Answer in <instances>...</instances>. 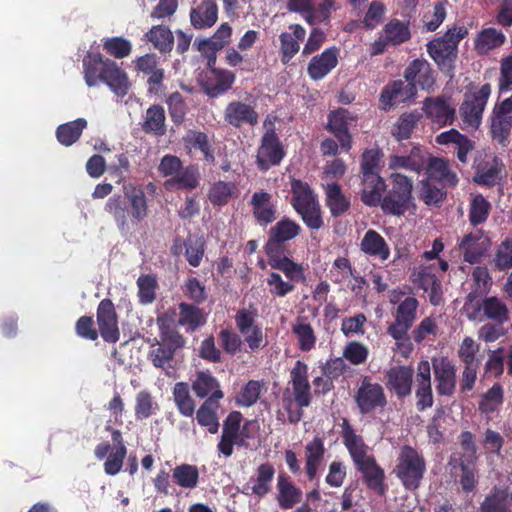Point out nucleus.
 Segmentation results:
<instances>
[{
	"instance_id": "nucleus-62",
	"label": "nucleus",
	"mask_w": 512,
	"mask_h": 512,
	"mask_svg": "<svg viewBox=\"0 0 512 512\" xmlns=\"http://www.w3.org/2000/svg\"><path fill=\"white\" fill-rule=\"evenodd\" d=\"M138 296L142 304H150L155 300L156 279L152 276H141L137 280Z\"/></svg>"
},
{
	"instance_id": "nucleus-7",
	"label": "nucleus",
	"mask_w": 512,
	"mask_h": 512,
	"mask_svg": "<svg viewBox=\"0 0 512 512\" xmlns=\"http://www.w3.org/2000/svg\"><path fill=\"white\" fill-rule=\"evenodd\" d=\"M419 302L414 297H406L394 312V322L387 328L388 334L396 341L408 339V331L416 320Z\"/></svg>"
},
{
	"instance_id": "nucleus-26",
	"label": "nucleus",
	"mask_w": 512,
	"mask_h": 512,
	"mask_svg": "<svg viewBox=\"0 0 512 512\" xmlns=\"http://www.w3.org/2000/svg\"><path fill=\"white\" fill-rule=\"evenodd\" d=\"M225 120L234 127L243 124L255 125L258 122V115L254 108L241 101L230 102L224 111Z\"/></svg>"
},
{
	"instance_id": "nucleus-42",
	"label": "nucleus",
	"mask_w": 512,
	"mask_h": 512,
	"mask_svg": "<svg viewBox=\"0 0 512 512\" xmlns=\"http://www.w3.org/2000/svg\"><path fill=\"white\" fill-rule=\"evenodd\" d=\"M386 42L390 43L391 46H397L404 42H407L411 33L408 24L398 19L390 20L383 28L382 32Z\"/></svg>"
},
{
	"instance_id": "nucleus-37",
	"label": "nucleus",
	"mask_w": 512,
	"mask_h": 512,
	"mask_svg": "<svg viewBox=\"0 0 512 512\" xmlns=\"http://www.w3.org/2000/svg\"><path fill=\"white\" fill-rule=\"evenodd\" d=\"M356 467L363 474L364 480L370 489L379 494L384 493V471L377 465L374 457L366 459Z\"/></svg>"
},
{
	"instance_id": "nucleus-2",
	"label": "nucleus",
	"mask_w": 512,
	"mask_h": 512,
	"mask_svg": "<svg viewBox=\"0 0 512 512\" xmlns=\"http://www.w3.org/2000/svg\"><path fill=\"white\" fill-rule=\"evenodd\" d=\"M468 34L466 27L454 26L442 37L427 43V52L437 65L447 71L454 68L460 41Z\"/></svg>"
},
{
	"instance_id": "nucleus-47",
	"label": "nucleus",
	"mask_w": 512,
	"mask_h": 512,
	"mask_svg": "<svg viewBox=\"0 0 512 512\" xmlns=\"http://www.w3.org/2000/svg\"><path fill=\"white\" fill-rule=\"evenodd\" d=\"M508 509V493L501 488H493L480 506L481 512H506Z\"/></svg>"
},
{
	"instance_id": "nucleus-21",
	"label": "nucleus",
	"mask_w": 512,
	"mask_h": 512,
	"mask_svg": "<svg viewBox=\"0 0 512 512\" xmlns=\"http://www.w3.org/2000/svg\"><path fill=\"white\" fill-rule=\"evenodd\" d=\"M342 437L344 445L349 451L355 466L370 459L373 456L368 454V446L364 443L363 438L356 434L355 430L351 427L347 419H343L342 423Z\"/></svg>"
},
{
	"instance_id": "nucleus-54",
	"label": "nucleus",
	"mask_w": 512,
	"mask_h": 512,
	"mask_svg": "<svg viewBox=\"0 0 512 512\" xmlns=\"http://www.w3.org/2000/svg\"><path fill=\"white\" fill-rule=\"evenodd\" d=\"M180 325H188L192 330L204 324L205 318L202 311L193 305L180 303L179 320Z\"/></svg>"
},
{
	"instance_id": "nucleus-19",
	"label": "nucleus",
	"mask_w": 512,
	"mask_h": 512,
	"mask_svg": "<svg viewBox=\"0 0 512 512\" xmlns=\"http://www.w3.org/2000/svg\"><path fill=\"white\" fill-rule=\"evenodd\" d=\"M426 161L424 171L429 179L450 187L457 185L458 176L456 172L451 169V165L446 159L434 157L428 153Z\"/></svg>"
},
{
	"instance_id": "nucleus-13",
	"label": "nucleus",
	"mask_w": 512,
	"mask_h": 512,
	"mask_svg": "<svg viewBox=\"0 0 512 512\" xmlns=\"http://www.w3.org/2000/svg\"><path fill=\"white\" fill-rule=\"evenodd\" d=\"M97 324L99 332L106 342L114 343L119 339L117 314L110 299H104L98 305Z\"/></svg>"
},
{
	"instance_id": "nucleus-50",
	"label": "nucleus",
	"mask_w": 512,
	"mask_h": 512,
	"mask_svg": "<svg viewBox=\"0 0 512 512\" xmlns=\"http://www.w3.org/2000/svg\"><path fill=\"white\" fill-rule=\"evenodd\" d=\"M326 201L331 213L334 216L341 215L349 207V201L341 192L340 186L336 183L328 184L326 187Z\"/></svg>"
},
{
	"instance_id": "nucleus-23",
	"label": "nucleus",
	"mask_w": 512,
	"mask_h": 512,
	"mask_svg": "<svg viewBox=\"0 0 512 512\" xmlns=\"http://www.w3.org/2000/svg\"><path fill=\"white\" fill-rule=\"evenodd\" d=\"M428 152L420 147H414L408 155H392L389 157V168L392 170L405 169L420 174L424 171Z\"/></svg>"
},
{
	"instance_id": "nucleus-64",
	"label": "nucleus",
	"mask_w": 512,
	"mask_h": 512,
	"mask_svg": "<svg viewBox=\"0 0 512 512\" xmlns=\"http://www.w3.org/2000/svg\"><path fill=\"white\" fill-rule=\"evenodd\" d=\"M503 401V390L499 384L493 385L484 395L480 403L483 412H493Z\"/></svg>"
},
{
	"instance_id": "nucleus-4",
	"label": "nucleus",
	"mask_w": 512,
	"mask_h": 512,
	"mask_svg": "<svg viewBox=\"0 0 512 512\" xmlns=\"http://www.w3.org/2000/svg\"><path fill=\"white\" fill-rule=\"evenodd\" d=\"M380 153L367 150L362 155V200L365 204L375 206L380 202L385 183L378 173Z\"/></svg>"
},
{
	"instance_id": "nucleus-45",
	"label": "nucleus",
	"mask_w": 512,
	"mask_h": 512,
	"mask_svg": "<svg viewBox=\"0 0 512 512\" xmlns=\"http://www.w3.org/2000/svg\"><path fill=\"white\" fill-rule=\"evenodd\" d=\"M86 126L87 122L83 118L62 124L57 128V139L61 144L70 146L79 139Z\"/></svg>"
},
{
	"instance_id": "nucleus-56",
	"label": "nucleus",
	"mask_w": 512,
	"mask_h": 512,
	"mask_svg": "<svg viewBox=\"0 0 512 512\" xmlns=\"http://www.w3.org/2000/svg\"><path fill=\"white\" fill-rule=\"evenodd\" d=\"M213 405L214 401L206 400L197 411L196 418L201 426L206 427L210 433L215 434L218 431L219 422Z\"/></svg>"
},
{
	"instance_id": "nucleus-17",
	"label": "nucleus",
	"mask_w": 512,
	"mask_h": 512,
	"mask_svg": "<svg viewBox=\"0 0 512 512\" xmlns=\"http://www.w3.org/2000/svg\"><path fill=\"white\" fill-rule=\"evenodd\" d=\"M414 370L410 366H395L386 372V385L397 397L404 398L411 394Z\"/></svg>"
},
{
	"instance_id": "nucleus-32",
	"label": "nucleus",
	"mask_w": 512,
	"mask_h": 512,
	"mask_svg": "<svg viewBox=\"0 0 512 512\" xmlns=\"http://www.w3.org/2000/svg\"><path fill=\"white\" fill-rule=\"evenodd\" d=\"M502 169V162L496 156H489L484 162L477 164L473 180L481 185L493 186L500 179Z\"/></svg>"
},
{
	"instance_id": "nucleus-16",
	"label": "nucleus",
	"mask_w": 512,
	"mask_h": 512,
	"mask_svg": "<svg viewBox=\"0 0 512 512\" xmlns=\"http://www.w3.org/2000/svg\"><path fill=\"white\" fill-rule=\"evenodd\" d=\"M417 408L423 411L433 406V393L431 386V365L427 360L418 363L416 373V391Z\"/></svg>"
},
{
	"instance_id": "nucleus-39",
	"label": "nucleus",
	"mask_w": 512,
	"mask_h": 512,
	"mask_svg": "<svg viewBox=\"0 0 512 512\" xmlns=\"http://www.w3.org/2000/svg\"><path fill=\"white\" fill-rule=\"evenodd\" d=\"M118 96L127 94L130 83L128 76L114 61L108 64L106 74L102 80Z\"/></svg>"
},
{
	"instance_id": "nucleus-30",
	"label": "nucleus",
	"mask_w": 512,
	"mask_h": 512,
	"mask_svg": "<svg viewBox=\"0 0 512 512\" xmlns=\"http://www.w3.org/2000/svg\"><path fill=\"white\" fill-rule=\"evenodd\" d=\"M325 452L324 440L319 436H315L305 445V470L310 480L316 477Z\"/></svg>"
},
{
	"instance_id": "nucleus-44",
	"label": "nucleus",
	"mask_w": 512,
	"mask_h": 512,
	"mask_svg": "<svg viewBox=\"0 0 512 512\" xmlns=\"http://www.w3.org/2000/svg\"><path fill=\"white\" fill-rule=\"evenodd\" d=\"M274 474L275 469L271 464H261L256 470L254 484L251 487L252 494L258 497L265 496L271 489Z\"/></svg>"
},
{
	"instance_id": "nucleus-51",
	"label": "nucleus",
	"mask_w": 512,
	"mask_h": 512,
	"mask_svg": "<svg viewBox=\"0 0 512 512\" xmlns=\"http://www.w3.org/2000/svg\"><path fill=\"white\" fill-rule=\"evenodd\" d=\"M174 401L184 416L190 417L195 411V404L189 394V389L186 383H176L173 390Z\"/></svg>"
},
{
	"instance_id": "nucleus-57",
	"label": "nucleus",
	"mask_w": 512,
	"mask_h": 512,
	"mask_svg": "<svg viewBox=\"0 0 512 512\" xmlns=\"http://www.w3.org/2000/svg\"><path fill=\"white\" fill-rule=\"evenodd\" d=\"M419 119L418 113L403 114L395 124L393 136L398 140L408 139Z\"/></svg>"
},
{
	"instance_id": "nucleus-25",
	"label": "nucleus",
	"mask_w": 512,
	"mask_h": 512,
	"mask_svg": "<svg viewBox=\"0 0 512 512\" xmlns=\"http://www.w3.org/2000/svg\"><path fill=\"white\" fill-rule=\"evenodd\" d=\"M235 81V74L228 70L211 69L205 81L203 88L209 97H217L228 91Z\"/></svg>"
},
{
	"instance_id": "nucleus-36",
	"label": "nucleus",
	"mask_w": 512,
	"mask_h": 512,
	"mask_svg": "<svg viewBox=\"0 0 512 512\" xmlns=\"http://www.w3.org/2000/svg\"><path fill=\"white\" fill-rule=\"evenodd\" d=\"M192 389L200 398H205L210 395L208 400L214 402L223 397L217 380L210 373L199 372L196 380L192 384Z\"/></svg>"
},
{
	"instance_id": "nucleus-29",
	"label": "nucleus",
	"mask_w": 512,
	"mask_h": 512,
	"mask_svg": "<svg viewBox=\"0 0 512 512\" xmlns=\"http://www.w3.org/2000/svg\"><path fill=\"white\" fill-rule=\"evenodd\" d=\"M277 491L276 500L283 509H290L302 500V491L285 473H280L277 477Z\"/></svg>"
},
{
	"instance_id": "nucleus-27",
	"label": "nucleus",
	"mask_w": 512,
	"mask_h": 512,
	"mask_svg": "<svg viewBox=\"0 0 512 512\" xmlns=\"http://www.w3.org/2000/svg\"><path fill=\"white\" fill-rule=\"evenodd\" d=\"M354 118L346 109H339L329 116L328 128L335 135L344 149L351 147V136L348 132L349 126Z\"/></svg>"
},
{
	"instance_id": "nucleus-9",
	"label": "nucleus",
	"mask_w": 512,
	"mask_h": 512,
	"mask_svg": "<svg viewBox=\"0 0 512 512\" xmlns=\"http://www.w3.org/2000/svg\"><path fill=\"white\" fill-rule=\"evenodd\" d=\"M356 404L362 414H368L376 408H384L387 399L383 387L364 377L355 394Z\"/></svg>"
},
{
	"instance_id": "nucleus-38",
	"label": "nucleus",
	"mask_w": 512,
	"mask_h": 512,
	"mask_svg": "<svg viewBox=\"0 0 512 512\" xmlns=\"http://www.w3.org/2000/svg\"><path fill=\"white\" fill-rule=\"evenodd\" d=\"M269 265L282 271L291 281H300L304 279V270L300 264L295 263L286 256H281L280 251L267 253Z\"/></svg>"
},
{
	"instance_id": "nucleus-15",
	"label": "nucleus",
	"mask_w": 512,
	"mask_h": 512,
	"mask_svg": "<svg viewBox=\"0 0 512 512\" xmlns=\"http://www.w3.org/2000/svg\"><path fill=\"white\" fill-rule=\"evenodd\" d=\"M190 24L197 30L211 28L218 20L216 0H195L189 13Z\"/></svg>"
},
{
	"instance_id": "nucleus-10",
	"label": "nucleus",
	"mask_w": 512,
	"mask_h": 512,
	"mask_svg": "<svg viewBox=\"0 0 512 512\" xmlns=\"http://www.w3.org/2000/svg\"><path fill=\"white\" fill-rule=\"evenodd\" d=\"M436 390L441 396H452L456 388V368L447 357L431 359Z\"/></svg>"
},
{
	"instance_id": "nucleus-55",
	"label": "nucleus",
	"mask_w": 512,
	"mask_h": 512,
	"mask_svg": "<svg viewBox=\"0 0 512 512\" xmlns=\"http://www.w3.org/2000/svg\"><path fill=\"white\" fill-rule=\"evenodd\" d=\"M165 113L161 106H151L146 112V118L143 123L145 132H154L156 134H164Z\"/></svg>"
},
{
	"instance_id": "nucleus-41",
	"label": "nucleus",
	"mask_w": 512,
	"mask_h": 512,
	"mask_svg": "<svg viewBox=\"0 0 512 512\" xmlns=\"http://www.w3.org/2000/svg\"><path fill=\"white\" fill-rule=\"evenodd\" d=\"M145 37L153 47L162 53L170 52L173 48L174 36L172 31L163 25L153 26Z\"/></svg>"
},
{
	"instance_id": "nucleus-48",
	"label": "nucleus",
	"mask_w": 512,
	"mask_h": 512,
	"mask_svg": "<svg viewBox=\"0 0 512 512\" xmlns=\"http://www.w3.org/2000/svg\"><path fill=\"white\" fill-rule=\"evenodd\" d=\"M172 477L180 487L193 489L198 484L199 472L196 466L181 464L173 469Z\"/></svg>"
},
{
	"instance_id": "nucleus-40",
	"label": "nucleus",
	"mask_w": 512,
	"mask_h": 512,
	"mask_svg": "<svg viewBox=\"0 0 512 512\" xmlns=\"http://www.w3.org/2000/svg\"><path fill=\"white\" fill-rule=\"evenodd\" d=\"M416 281L426 292H429L430 302L433 305H439L442 298V288L437 277L427 267H421Z\"/></svg>"
},
{
	"instance_id": "nucleus-20",
	"label": "nucleus",
	"mask_w": 512,
	"mask_h": 512,
	"mask_svg": "<svg viewBox=\"0 0 512 512\" xmlns=\"http://www.w3.org/2000/svg\"><path fill=\"white\" fill-rule=\"evenodd\" d=\"M404 78L409 84L419 85L424 90L432 89L435 78L430 64L425 59L413 60L404 71Z\"/></svg>"
},
{
	"instance_id": "nucleus-35",
	"label": "nucleus",
	"mask_w": 512,
	"mask_h": 512,
	"mask_svg": "<svg viewBox=\"0 0 512 512\" xmlns=\"http://www.w3.org/2000/svg\"><path fill=\"white\" fill-rule=\"evenodd\" d=\"M250 203L253 206V215L260 224L267 225L275 219V209L269 193L255 192Z\"/></svg>"
},
{
	"instance_id": "nucleus-49",
	"label": "nucleus",
	"mask_w": 512,
	"mask_h": 512,
	"mask_svg": "<svg viewBox=\"0 0 512 512\" xmlns=\"http://www.w3.org/2000/svg\"><path fill=\"white\" fill-rule=\"evenodd\" d=\"M184 143L186 148L190 150H200L207 161H214V156L208 143V137L205 133L196 130H189L184 137Z\"/></svg>"
},
{
	"instance_id": "nucleus-3",
	"label": "nucleus",
	"mask_w": 512,
	"mask_h": 512,
	"mask_svg": "<svg viewBox=\"0 0 512 512\" xmlns=\"http://www.w3.org/2000/svg\"><path fill=\"white\" fill-rule=\"evenodd\" d=\"M184 344V338L177 331L162 329L161 341L149 351L148 359L155 367L161 368L167 376L175 377L174 356Z\"/></svg>"
},
{
	"instance_id": "nucleus-43",
	"label": "nucleus",
	"mask_w": 512,
	"mask_h": 512,
	"mask_svg": "<svg viewBox=\"0 0 512 512\" xmlns=\"http://www.w3.org/2000/svg\"><path fill=\"white\" fill-rule=\"evenodd\" d=\"M200 174L196 167L188 166L183 169L181 168V172L171 179H168L165 182V187L167 189L177 188V189H195L199 185Z\"/></svg>"
},
{
	"instance_id": "nucleus-8",
	"label": "nucleus",
	"mask_w": 512,
	"mask_h": 512,
	"mask_svg": "<svg viewBox=\"0 0 512 512\" xmlns=\"http://www.w3.org/2000/svg\"><path fill=\"white\" fill-rule=\"evenodd\" d=\"M490 93V85L485 84L477 92L465 95L459 113L466 125L474 129L479 127Z\"/></svg>"
},
{
	"instance_id": "nucleus-58",
	"label": "nucleus",
	"mask_w": 512,
	"mask_h": 512,
	"mask_svg": "<svg viewBox=\"0 0 512 512\" xmlns=\"http://www.w3.org/2000/svg\"><path fill=\"white\" fill-rule=\"evenodd\" d=\"M504 324L505 323L493 321L483 324L477 331L478 339L485 343H492L504 337L507 334Z\"/></svg>"
},
{
	"instance_id": "nucleus-11",
	"label": "nucleus",
	"mask_w": 512,
	"mask_h": 512,
	"mask_svg": "<svg viewBox=\"0 0 512 512\" xmlns=\"http://www.w3.org/2000/svg\"><path fill=\"white\" fill-rule=\"evenodd\" d=\"M426 117L438 126L450 125L455 118V107L450 97H427L422 107Z\"/></svg>"
},
{
	"instance_id": "nucleus-63",
	"label": "nucleus",
	"mask_w": 512,
	"mask_h": 512,
	"mask_svg": "<svg viewBox=\"0 0 512 512\" xmlns=\"http://www.w3.org/2000/svg\"><path fill=\"white\" fill-rule=\"evenodd\" d=\"M494 265L499 270H507L512 267V239H506L498 246Z\"/></svg>"
},
{
	"instance_id": "nucleus-6",
	"label": "nucleus",
	"mask_w": 512,
	"mask_h": 512,
	"mask_svg": "<svg viewBox=\"0 0 512 512\" xmlns=\"http://www.w3.org/2000/svg\"><path fill=\"white\" fill-rule=\"evenodd\" d=\"M292 205L301 215L304 223L311 229H319L323 225L320 206L311 189L300 180L292 181Z\"/></svg>"
},
{
	"instance_id": "nucleus-46",
	"label": "nucleus",
	"mask_w": 512,
	"mask_h": 512,
	"mask_svg": "<svg viewBox=\"0 0 512 512\" xmlns=\"http://www.w3.org/2000/svg\"><path fill=\"white\" fill-rule=\"evenodd\" d=\"M299 348L302 351H310L316 343V336L311 325L305 318H298L292 326Z\"/></svg>"
},
{
	"instance_id": "nucleus-28",
	"label": "nucleus",
	"mask_w": 512,
	"mask_h": 512,
	"mask_svg": "<svg viewBox=\"0 0 512 512\" xmlns=\"http://www.w3.org/2000/svg\"><path fill=\"white\" fill-rule=\"evenodd\" d=\"M338 63V49L329 48L311 59L307 72L313 80L324 78Z\"/></svg>"
},
{
	"instance_id": "nucleus-34",
	"label": "nucleus",
	"mask_w": 512,
	"mask_h": 512,
	"mask_svg": "<svg viewBox=\"0 0 512 512\" xmlns=\"http://www.w3.org/2000/svg\"><path fill=\"white\" fill-rule=\"evenodd\" d=\"M361 250L372 257L385 261L390 256V249L385 239L376 231L368 230L360 244Z\"/></svg>"
},
{
	"instance_id": "nucleus-5",
	"label": "nucleus",
	"mask_w": 512,
	"mask_h": 512,
	"mask_svg": "<svg viewBox=\"0 0 512 512\" xmlns=\"http://www.w3.org/2000/svg\"><path fill=\"white\" fill-rule=\"evenodd\" d=\"M396 465V474L405 488L415 490L426 470L424 458L410 446L402 447Z\"/></svg>"
},
{
	"instance_id": "nucleus-61",
	"label": "nucleus",
	"mask_w": 512,
	"mask_h": 512,
	"mask_svg": "<svg viewBox=\"0 0 512 512\" xmlns=\"http://www.w3.org/2000/svg\"><path fill=\"white\" fill-rule=\"evenodd\" d=\"M104 49L115 58H125L131 53V43L122 37L108 38L104 42Z\"/></svg>"
},
{
	"instance_id": "nucleus-12",
	"label": "nucleus",
	"mask_w": 512,
	"mask_h": 512,
	"mask_svg": "<svg viewBox=\"0 0 512 512\" xmlns=\"http://www.w3.org/2000/svg\"><path fill=\"white\" fill-rule=\"evenodd\" d=\"M284 155V150L274 130L270 129L266 131L257 152V164L259 168L265 171L271 166L278 165Z\"/></svg>"
},
{
	"instance_id": "nucleus-60",
	"label": "nucleus",
	"mask_w": 512,
	"mask_h": 512,
	"mask_svg": "<svg viewBox=\"0 0 512 512\" xmlns=\"http://www.w3.org/2000/svg\"><path fill=\"white\" fill-rule=\"evenodd\" d=\"M490 203L482 196L477 195L473 198L470 206V221L477 225L484 222L489 214Z\"/></svg>"
},
{
	"instance_id": "nucleus-53",
	"label": "nucleus",
	"mask_w": 512,
	"mask_h": 512,
	"mask_svg": "<svg viewBox=\"0 0 512 512\" xmlns=\"http://www.w3.org/2000/svg\"><path fill=\"white\" fill-rule=\"evenodd\" d=\"M412 204V199L389 192L382 201V209L385 213L400 216L403 215Z\"/></svg>"
},
{
	"instance_id": "nucleus-33",
	"label": "nucleus",
	"mask_w": 512,
	"mask_h": 512,
	"mask_svg": "<svg viewBox=\"0 0 512 512\" xmlns=\"http://www.w3.org/2000/svg\"><path fill=\"white\" fill-rule=\"evenodd\" d=\"M416 94L414 85L405 84L402 81H395L387 86L381 94V102L384 108L405 102Z\"/></svg>"
},
{
	"instance_id": "nucleus-18",
	"label": "nucleus",
	"mask_w": 512,
	"mask_h": 512,
	"mask_svg": "<svg viewBox=\"0 0 512 512\" xmlns=\"http://www.w3.org/2000/svg\"><path fill=\"white\" fill-rule=\"evenodd\" d=\"M512 128V96L496 105L493 110L491 131L493 137L503 142Z\"/></svg>"
},
{
	"instance_id": "nucleus-52",
	"label": "nucleus",
	"mask_w": 512,
	"mask_h": 512,
	"mask_svg": "<svg viewBox=\"0 0 512 512\" xmlns=\"http://www.w3.org/2000/svg\"><path fill=\"white\" fill-rule=\"evenodd\" d=\"M126 196L131 205V214L136 223L142 221L147 216L146 197L141 188H132L126 191Z\"/></svg>"
},
{
	"instance_id": "nucleus-22",
	"label": "nucleus",
	"mask_w": 512,
	"mask_h": 512,
	"mask_svg": "<svg viewBox=\"0 0 512 512\" xmlns=\"http://www.w3.org/2000/svg\"><path fill=\"white\" fill-rule=\"evenodd\" d=\"M505 42L506 36L502 31L494 27L483 28L474 37V51L479 56H486L499 49Z\"/></svg>"
},
{
	"instance_id": "nucleus-59",
	"label": "nucleus",
	"mask_w": 512,
	"mask_h": 512,
	"mask_svg": "<svg viewBox=\"0 0 512 512\" xmlns=\"http://www.w3.org/2000/svg\"><path fill=\"white\" fill-rule=\"evenodd\" d=\"M444 196L445 192L431 184L429 180L420 181L419 197L426 205H438Z\"/></svg>"
},
{
	"instance_id": "nucleus-14",
	"label": "nucleus",
	"mask_w": 512,
	"mask_h": 512,
	"mask_svg": "<svg viewBox=\"0 0 512 512\" xmlns=\"http://www.w3.org/2000/svg\"><path fill=\"white\" fill-rule=\"evenodd\" d=\"M290 383L292 385L294 401L300 407H308L311 403V388L308 382V367L298 360L290 371Z\"/></svg>"
},
{
	"instance_id": "nucleus-1",
	"label": "nucleus",
	"mask_w": 512,
	"mask_h": 512,
	"mask_svg": "<svg viewBox=\"0 0 512 512\" xmlns=\"http://www.w3.org/2000/svg\"><path fill=\"white\" fill-rule=\"evenodd\" d=\"M463 312L471 321L489 320L507 323L510 321V309L507 303L497 296L480 298L476 291L465 297Z\"/></svg>"
},
{
	"instance_id": "nucleus-24",
	"label": "nucleus",
	"mask_w": 512,
	"mask_h": 512,
	"mask_svg": "<svg viewBox=\"0 0 512 512\" xmlns=\"http://www.w3.org/2000/svg\"><path fill=\"white\" fill-rule=\"evenodd\" d=\"M300 231V226L289 220H281L270 229V238L266 244V252L273 253L280 251V245L295 238Z\"/></svg>"
},
{
	"instance_id": "nucleus-31",
	"label": "nucleus",
	"mask_w": 512,
	"mask_h": 512,
	"mask_svg": "<svg viewBox=\"0 0 512 512\" xmlns=\"http://www.w3.org/2000/svg\"><path fill=\"white\" fill-rule=\"evenodd\" d=\"M111 63L112 60L104 59L99 53H90L83 61L86 84L95 86L99 81H102L108 64Z\"/></svg>"
}]
</instances>
